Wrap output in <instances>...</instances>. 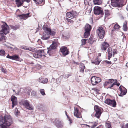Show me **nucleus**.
Wrapping results in <instances>:
<instances>
[{"label": "nucleus", "mask_w": 128, "mask_h": 128, "mask_svg": "<svg viewBox=\"0 0 128 128\" xmlns=\"http://www.w3.org/2000/svg\"><path fill=\"white\" fill-rule=\"evenodd\" d=\"M117 50L116 49H114L112 50V55L113 56H114V55L116 54L117 53Z\"/></svg>", "instance_id": "nucleus-37"}, {"label": "nucleus", "mask_w": 128, "mask_h": 128, "mask_svg": "<svg viewBox=\"0 0 128 128\" xmlns=\"http://www.w3.org/2000/svg\"><path fill=\"white\" fill-rule=\"evenodd\" d=\"M66 20L68 22H73L72 20L69 19L68 18H66Z\"/></svg>", "instance_id": "nucleus-51"}, {"label": "nucleus", "mask_w": 128, "mask_h": 128, "mask_svg": "<svg viewBox=\"0 0 128 128\" xmlns=\"http://www.w3.org/2000/svg\"><path fill=\"white\" fill-rule=\"evenodd\" d=\"M12 56H10L8 54V56H6V57L7 58L12 59Z\"/></svg>", "instance_id": "nucleus-54"}, {"label": "nucleus", "mask_w": 128, "mask_h": 128, "mask_svg": "<svg viewBox=\"0 0 128 128\" xmlns=\"http://www.w3.org/2000/svg\"><path fill=\"white\" fill-rule=\"evenodd\" d=\"M77 15L76 12L74 11H72L69 12H67L66 13L67 17L71 19H73L76 17Z\"/></svg>", "instance_id": "nucleus-10"}, {"label": "nucleus", "mask_w": 128, "mask_h": 128, "mask_svg": "<svg viewBox=\"0 0 128 128\" xmlns=\"http://www.w3.org/2000/svg\"><path fill=\"white\" fill-rule=\"evenodd\" d=\"M55 124L56 126L58 128H62L64 125V123L62 121L57 119L55 120Z\"/></svg>", "instance_id": "nucleus-11"}, {"label": "nucleus", "mask_w": 128, "mask_h": 128, "mask_svg": "<svg viewBox=\"0 0 128 128\" xmlns=\"http://www.w3.org/2000/svg\"><path fill=\"white\" fill-rule=\"evenodd\" d=\"M97 124V122H95L94 124L93 125H92V126L91 127L92 128H94L96 126Z\"/></svg>", "instance_id": "nucleus-48"}, {"label": "nucleus", "mask_w": 128, "mask_h": 128, "mask_svg": "<svg viewBox=\"0 0 128 128\" xmlns=\"http://www.w3.org/2000/svg\"><path fill=\"white\" fill-rule=\"evenodd\" d=\"M65 113L66 114V116L68 118V120L70 122V124H71V123H72V120H71V119H70V117H68V116L67 115V112L66 111H65Z\"/></svg>", "instance_id": "nucleus-42"}, {"label": "nucleus", "mask_w": 128, "mask_h": 128, "mask_svg": "<svg viewBox=\"0 0 128 128\" xmlns=\"http://www.w3.org/2000/svg\"><path fill=\"white\" fill-rule=\"evenodd\" d=\"M5 38L2 33H0V41H2L5 40Z\"/></svg>", "instance_id": "nucleus-29"}, {"label": "nucleus", "mask_w": 128, "mask_h": 128, "mask_svg": "<svg viewBox=\"0 0 128 128\" xmlns=\"http://www.w3.org/2000/svg\"><path fill=\"white\" fill-rule=\"evenodd\" d=\"M15 1L18 7H19L22 6L23 3V2H22H22L20 0H16Z\"/></svg>", "instance_id": "nucleus-25"}, {"label": "nucleus", "mask_w": 128, "mask_h": 128, "mask_svg": "<svg viewBox=\"0 0 128 128\" xmlns=\"http://www.w3.org/2000/svg\"><path fill=\"white\" fill-rule=\"evenodd\" d=\"M116 84H117V83L116 82H115L114 83H113L112 85V86H113L114 85H116Z\"/></svg>", "instance_id": "nucleus-56"}, {"label": "nucleus", "mask_w": 128, "mask_h": 128, "mask_svg": "<svg viewBox=\"0 0 128 128\" xmlns=\"http://www.w3.org/2000/svg\"><path fill=\"white\" fill-rule=\"evenodd\" d=\"M10 27L12 29L14 30H16L17 29H18L19 28V26H12L11 25Z\"/></svg>", "instance_id": "nucleus-35"}, {"label": "nucleus", "mask_w": 128, "mask_h": 128, "mask_svg": "<svg viewBox=\"0 0 128 128\" xmlns=\"http://www.w3.org/2000/svg\"><path fill=\"white\" fill-rule=\"evenodd\" d=\"M38 66V68H37L38 69H40L41 68V66L40 65H38L36 66L37 67Z\"/></svg>", "instance_id": "nucleus-58"}, {"label": "nucleus", "mask_w": 128, "mask_h": 128, "mask_svg": "<svg viewBox=\"0 0 128 128\" xmlns=\"http://www.w3.org/2000/svg\"><path fill=\"white\" fill-rule=\"evenodd\" d=\"M5 54V52L4 50H0V56H3Z\"/></svg>", "instance_id": "nucleus-41"}, {"label": "nucleus", "mask_w": 128, "mask_h": 128, "mask_svg": "<svg viewBox=\"0 0 128 128\" xmlns=\"http://www.w3.org/2000/svg\"><path fill=\"white\" fill-rule=\"evenodd\" d=\"M74 115L77 118H81L82 117L81 113L79 112L77 108H74Z\"/></svg>", "instance_id": "nucleus-15"}, {"label": "nucleus", "mask_w": 128, "mask_h": 128, "mask_svg": "<svg viewBox=\"0 0 128 128\" xmlns=\"http://www.w3.org/2000/svg\"><path fill=\"white\" fill-rule=\"evenodd\" d=\"M45 30L43 34V36L41 37V38L44 40H46L50 37V36L48 32H47L46 30Z\"/></svg>", "instance_id": "nucleus-14"}, {"label": "nucleus", "mask_w": 128, "mask_h": 128, "mask_svg": "<svg viewBox=\"0 0 128 128\" xmlns=\"http://www.w3.org/2000/svg\"><path fill=\"white\" fill-rule=\"evenodd\" d=\"M120 7L124 6L125 4L124 3V0H118Z\"/></svg>", "instance_id": "nucleus-28"}, {"label": "nucleus", "mask_w": 128, "mask_h": 128, "mask_svg": "<svg viewBox=\"0 0 128 128\" xmlns=\"http://www.w3.org/2000/svg\"><path fill=\"white\" fill-rule=\"evenodd\" d=\"M43 29L44 30H46L47 32H48L50 36L52 35L53 36L55 34V33L54 31H52L50 29L47 28L45 26H43Z\"/></svg>", "instance_id": "nucleus-13"}, {"label": "nucleus", "mask_w": 128, "mask_h": 128, "mask_svg": "<svg viewBox=\"0 0 128 128\" xmlns=\"http://www.w3.org/2000/svg\"><path fill=\"white\" fill-rule=\"evenodd\" d=\"M80 72L82 73H84V70L85 68V66L83 64L81 63L80 64Z\"/></svg>", "instance_id": "nucleus-22"}, {"label": "nucleus", "mask_w": 128, "mask_h": 128, "mask_svg": "<svg viewBox=\"0 0 128 128\" xmlns=\"http://www.w3.org/2000/svg\"><path fill=\"white\" fill-rule=\"evenodd\" d=\"M40 94L43 96H44L46 95L45 93L44 90V89H41L40 90Z\"/></svg>", "instance_id": "nucleus-38"}, {"label": "nucleus", "mask_w": 128, "mask_h": 128, "mask_svg": "<svg viewBox=\"0 0 128 128\" xmlns=\"http://www.w3.org/2000/svg\"><path fill=\"white\" fill-rule=\"evenodd\" d=\"M91 28V26L88 24H87L85 25V30L90 32Z\"/></svg>", "instance_id": "nucleus-24"}, {"label": "nucleus", "mask_w": 128, "mask_h": 128, "mask_svg": "<svg viewBox=\"0 0 128 128\" xmlns=\"http://www.w3.org/2000/svg\"><path fill=\"white\" fill-rule=\"evenodd\" d=\"M126 10L128 11V4H127V6L126 8Z\"/></svg>", "instance_id": "nucleus-64"}, {"label": "nucleus", "mask_w": 128, "mask_h": 128, "mask_svg": "<svg viewBox=\"0 0 128 128\" xmlns=\"http://www.w3.org/2000/svg\"><path fill=\"white\" fill-rule=\"evenodd\" d=\"M33 56L35 58H38V56H37V54H33Z\"/></svg>", "instance_id": "nucleus-50"}, {"label": "nucleus", "mask_w": 128, "mask_h": 128, "mask_svg": "<svg viewBox=\"0 0 128 128\" xmlns=\"http://www.w3.org/2000/svg\"><path fill=\"white\" fill-rule=\"evenodd\" d=\"M104 103L114 107L116 106V103L114 100H111L109 99H107L105 101Z\"/></svg>", "instance_id": "nucleus-9"}, {"label": "nucleus", "mask_w": 128, "mask_h": 128, "mask_svg": "<svg viewBox=\"0 0 128 128\" xmlns=\"http://www.w3.org/2000/svg\"><path fill=\"white\" fill-rule=\"evenodd\" d=\"M60 51L64 56H66L69 53L68 49L66 47L64 46L62 47L60 49Z\"/></svg>", "instance_id": "nucleus-12"}, {"label": "nucleus", "mask_w": 128, "mask_h": 128, "mask_svg": "<svg viewBox=\"0 0 128 128\" xmlns=\"http://www.w3.org/2000/svg\"><path fill=\"white\" fill-rule=\"evenodd\" d=\"M11 58L12 60L17 61H19L20 60L19 57L17 56H12Z\"/></svg>", "instance_id": "nucleus-34"}, {"label": "nucleus", "mask_w": 128, "mask_h": 128, "mask_svg": "<svg viewBox=\"0 0 128 128\" xmlns=\"http://www.w3.org/2000/svg\"><path fill=\"white\" fill-rule=\"evenodd\" d=\"M96 32L98 37L102 39L104 38L105 31L103 29L102 27H99L98 29L96 30Z\"/></svg>", "instance_id": "nucleus-4"}, {"label": "nucleus", "mask_w": 128, "mask_h": 128, "mask_svg": "<svg viewBox=\"0 0 128 128\" xmlns=\"http://www.w3.org/2000/svg\"><path fill=\"white\" fill-rule=\"evenodd\" d=\"M28 50L30 51L37 52L38 51V50L34 48H32L30 47L28 48Z\"/></svg>", "instance_id": "nucleus-32"}, {"label": "nucleus", "mask_w": 128, "mask_h": 128, "mask_svg": "<svg viewBox=\"0 0 128 128\" xmlns=\"http://www.w3.org/2000/svg\"><path fill=\"white\" fill-rule=\"evenodd\" d=\"M125 128H128V123H127L125 125Z\"/></svg>", "instance_id": "nucleus-60"}, {"label": "nucleus", "mask_w": 128, "mask_h": 128, "mask_svg": "<svg viewBox=\"0 0 128 128\" xmlns=\"http://www.w3.org/2000/svg\"><path fill=\"white\" fill-rule=\"evenodd\" d=\"M92 90H94L95 91H96V92H97L98 90L96 88H92Z\"/></svg>", "instance_id": "nucleus-61"}, {"label": "nucleus", "mask_w": 128, "mask_h": 128, "mask_svg": "<svg viewBox=\"0 0 128 128\" xmlns=\"http://www.w3.org/2000/svg\"><path fill=\"white\" fill-rule=\"evenodd\" d=\"M2 28L1 32L5 35L9 32V27L5 22H4L2 26Z\"/></svg>", "instance_id": "nucleus-3"}, {"label": "nucleus", "mask_w": 128, "mask_h": 128, "mask_svg": "<svg viewBox=\"0 0 128 128\" xmlns=\"http://www.w3.org/2000/svg\"><path fill=\"white\" fill-rule=\"evenodd\" d=\"M106 62L108 64H111V62H109L107 60L106 61Z\"/></svg>", "instance_id": "nucleus-57"}, {"label": "nucleus", "mask_w": 128, "mask_h": 128, "mask_svg": "<svg viewBox=\"0 0 128 128\" xmlns=\"http://www.w3.org/2000/svg\"><path fill=\"white\" fill-rule=\"evenodd\" d=\"M11 101L12 103V108H13L14 106L16 105L17 103L16 101L17 98L14 96H12L11 97Z\"/></svg>", "instance_id": "nucleus-17"}, {"label": "nucleus", "mask_w": 128, "mask_h": 128, "mask_svg": "<svg viewBox=\"0 0 128 128\" xmlns=\"http://www.w3.org/2000/svg\"><path fill=\"white\" fill-rule=\"evenodd\" d=\"M30 0H22V2H27L28 3V2H29L30 1Z\"/></svg>", "instance_id": "nucleus-55"}, {"label": "nucleus", "mask_w": 128, "mask_h": 128, "mask_svg": "<svg viewBox=\"0 0 128 128\" xmlns=\"http://www.w3.org/2000/svg\"><path fill=\"white\" fill-rule=\"evenodd\" d=\"M108 83L109 84H110L113 82L114 81V79H110L108 80Z\"/></svg>", "instance_id": "nucleus-45"}, {"label": "nucleus", "mask_w": 128, "mask_h": 128, "mask_svg": "<svg viewBox=\"0 0 128 128\" xmlns=\"http://www.w3.org/2000/svg\"><path fill=\"white\" fill-rule=\"evenodd\" d=\"M36 94V92L34 91H32L31 93V95L32 96H34Z\"/></svg>", "instance_id": "nucleus-47"}, {"label": "nucleus", "mask_w": 128, "mask_h": 128, "mask_svg": "<svg viewBox=\"0 0 128 128\" xmlns=\"http://www.w3.org/2000/svg\"><path fill=\"white\" fill-rule=\"evenodd\" d=\"M13 50L15 49V50H18V48L16 47H15L14 48H13Z\"/></svg>", "instance_id": "nucleus-63"}, {"label": "nucleus", "mask_w": 128, "mask_h": 128, "mask_svg": "<svg viewBox=\"0 0 128 128\" xmlns=\"http://www.w3.org/2000/svg\"><path fill=\"white\" fill-rule=\"evenodd\" d=\"M100 61H98L97 60V61H94L93 62H92L94 64H99L100 63Z\"/></svg>", "instance_id": "nucleus-44"}, {"label": "nucleus", "mask_w": 128, "mask_h": 128, "mask_svg": "<svg viewBox=\"0 0 128 128\" xmlns=\"http://www.w3.org/2000/svg\"><path fill=\"white\" fill-rule=\"evenodd\" d=\"M37 52L38 53H37V56H38V58H40L43 55V53L44 52V50H38Z\"/></svg>", "instance_id": "nucleus-23"}, {"label": "nucleus", "mask_w": 128, "mask_h": 128, "mask_svg": "<svg viewBox=\"0 0 128 128\" xmlns=\"http://www.w3.org/2000/svg\"><path fill=\"white\" fill-rule=\"evenodd\" d=\"M88 42L90 44H92L94 42V40L92 38H90L88 40Z\"/></svg>", "instance_id": "nucleus-39"}, {"label": "nucleus", "mask_w": 128, "mask_h": 128, "mask_svg": "<svg viewBox=\"0 0 128 128\" xmlns=\"http://www.w3.org/2000/svg\"><path fill=\"white\" fill-rule=\"evenodd\" d=\"M58 44V43L56 40H54L52 44L50 46L49 48H48V50L47 53L50 55L52 53L54 50L56 48L57 45Z\"/></svg>", "instance_id": "nucleus-2"}, {"label": "nucleus", "mask_w": 128, "mask_h": 128, "mask_svg": "<svg viewBox=\"0 0 128 128\" xmlns=\"http://www.w3.org/2000/svg\"><path fill=\"white\" fill-rule=\"evenodd\" d=\"M92 84L93 85H95L99 83L101 81L100 78L96 76H92L91 79Z\"/></svg>", "instance_id": "nucleus-6"}, {"label": "nucleus", "mask_w": 128, "mask_h": 128, "mask_svg": "<svg viewBox=\"0 0 128 128\" xmlns=\"http://www.w3.org/2000/svg\"><path fill=\"white\" fill-rule=\"evenodd\" d=\"M84 34V36L85 38H87L90 35V32L89 31H85Z\"/></svg>", "instance_id": "nucleus-33"}, {"label": "nucleus", "mask_w": 128, "mask_h": 128, "mask_svg": "<svg viewBox=\"0 0 128 128\" xmlns=\"http://www.w3.org/2000/svg\"><path fill=\"white\" fill-rule=\"evenodd\" d=\"M38 81L41 83L45 84L47 83L48 81V79L47 78H45L43 80L42 78L41 77L38 79Z\"/></svg>", "instance_id": "nucleus-20"}, {"label": "nucleus", "mask_w": 128, "mask_h": 128, "mask_svg": "<svg viewBox=\"0 0 128 128\" xmlns=\"http://www.w3.org/2000/svg\"><path fill=\"white\" fill-rule=\"evenodd\" d=\"M127 22L125 21L124 22L123 25V29L124 31H126L127 30Z\"/></svg>", "instance_id": "nucleus-30"}, {"label": "nucleus", "mask_w": 128, "mask_h": 128, "mask_svg": "<svg viewBox=\"0 0 128 128\" xmlns=\"http://www.w3.org/2000/svg\"><path fill=\"white\" fill-rule=\"evenodd\" d=\"M119 89L120 90V91L123 90V88H122L121 87V86H120L119 88Z\"/></svg>", "instance_id": "nucleus-59"}, {"label": "nucleus", "mask_w": 128, "mask_h": 128, "mask_svg": "<svg viewBox=\"0 0 128 128\" xmlns=\"http://www.w3.org/2000/svg\"><path fill=\"white\" fill-rule=\"evenodd\" d=\"M108 55L110 56H112V49L110 47L108 49Z\"/></svg>", "instance_id": "nucleus-31"}, {"label": "nucleus", "mask_w": 128, "mask_h": 128, "mask_svg": "<svg viewBox=\"0 0 128 128\" xmlns=\"http://www.w3.org/2000/svg\"><path fill=\"white\" fill-rule=\"evenodd\" d=\"M122 87H123V90L120 91V93L119 95L120 96H123L126 94L127 92L126 89L123 86H122Z\"/></svg>", "instance_id": "nucleus-21"}, {"label": "nucleus", "mask_w": 128, "mask_h": 128, "mask_svg": "<svg viewBox=\"0 0 128 128\" xmlns=\"http://www.w3.org/2000/svg\"><path fill=\"white\" fill-rule=\"evenodd\" d=\"M84 4L86 5L88 4V3L86 0H84Z\"/></svg>", "instance_id": "nucleus-53"}, {"label": "nucleus", "mask_w": 128, "mask_h": 128, "mask_svg": "<svg viewBox=\"0 0 128 128\" xmlns=\"http://www.w3.org/2000/svg\"><path fill=\"white\" fill-rule=\"evenodd\" d=\"M86 40L85 39H82L81 40V42H82L81 45L83 46L86 43Z\"/></svg>", "instance_id": "nucleus-40"}, {"label": "nucleus", "mask_w": 128, "mask_h": 128, "mask_svg": "<svg viewBox=\"0 0 128 128\" xmlns=\"http://www.w3.org/2000/svg\"><path fill=\"white\" fill-rule=\"evenodd\" d=\"M20 48H22L25 50H28V48H27L26 46H21Z\"/></svg>", "instance_id": "nucleus-49"}, {"label": "nucleus", "mask_w": 128, "mask_h": 128, "mask_svg": "<svg viewBox=\"0 0 128 128\" xmlns=\"http://www.w3.org/2000/svg\"><path fill=\"white\" fill-rule=\"evenodd\" d=\"M109 84L108 83V81H106V82H105L104 84V86H106L108 84Z\"/></svg>", "instance_id": "nucleus-52"}, {"label": "nucleus", "mask_w": 128, "mask_h": 128, "mask_svg": "<svg viewBox=\"0 0 128 128\" xmlns=\"http://www.w3.org/2000/svg\"><path fill=\"white\" fill-rule=\"evenodd\" d=\"M111 4L114 7H120L118 0H111Z\"/></svg>", "instance_id": "nucleus-16"}, {"label": "nucleus", "mask_w": 128, "mask_h": 128, "mask_svg": "<svg viewBox=\"0 0 128 128\" xmlns=\"http://www.w3.org/2000/svg\"><path fill=\"white\" fill-rule=\"evenodd\" d=\"M120 27L119 25L118 24H116L114 25L113 29L112 30V31H114L115 30L118 31Z\"/></svg>", "instance_id": "nucleus-27"}, {"label": "nucleus", "mask_w": 128, "mask_h": 128, "mask_svg": "<svg viewBox=\"0 0 128 128\" xmlns=\"http://www.w3.org/2000/svg\"><path fill=\"white\" fill-rule=\"evenodd\" d=\"M22 103L23 105L28 109L32 110L33 109L32 106L30 104L29 102L26 100H24L22 101Z\"/></svg>", "instance_id": "nucleus-8"}, {"label": "nucleus", "mask_w": 128, "mask_h": 128, "mask_svg": "<svg viewBox=\"0 0 128 128\" xmlns=\"http://www.w3.org/2000/svg\"><path fill=\"white\" fill-rule=\"evenodd\" d=\"M44 0H34V1L36 4H41L43 2Z\"/></svg>", "instance_id": "nucleus-36"}, {"label": "nucleus", "mask_w": 128, "mask_h": 128, "mask_svg": "<svg viewBox=\"0 0 128 128\" xmlns=\"http://www.w3.org/2000/svg\"><path fill=\"white\" fill-rule=\"evenodd\" d=\"M112 56H110L109 55H108V60H110V58Z\"/></svg>", "instance_id": "nucleus-62"}, {"label": "nucleus", "mask_w": 128, "mask_h": 128, "mask_svg": "<svg viewBox=\"0 0 128 128\" xmlns=\"http://www.w3.org/2000/svg\"><path fill=\"white\" fill-rule=\"evenodd\" d=\"M106 128H112L111 125L109 123H106Z\"/></svg>", "instance_id": "nucleus-43"}, {"label": "nucleus", "mask_w": 128, "mask_h": 128, "mask_svg": "<svg viewBox=\"0 0 128 128\" xmlns=\"http://www.w3.org/2000/svg\"><path fill=\"white\" fill-rule=\"evenodd\" d=\"M0 70L1 71L5 73H6V70L5 69H4L3 68H2Z\"/></svg>", "instance_id": "nucleus-46"}, {"label": "nucleus", "mask_w": 128, "mask_h": 128, "mask_svg": "<svg viewBox=\"0 0 128 128\" xmlns=\"http://www.w3.org/2000/svg\"><path fill=\"white\" fill-rule=\"evenodd\" d=\"M109 46L108 44L106 42H104L102 44L101 49L102 50H106L107 48Z\"/></svg>", "instance_id": "nucleus-18"}, {"label": "nucleus", "mask_w": 128, "mask_h": 128, "mask_svg": "<svg viewBox=\"0 0 128 128\" xmlns=\"http://www.w3.org/2000/svg\"><path fill=\"white\" fill-rule=\"evenodd\" d=\"M94 109L96 112L95 116L98 118H99L102 114L101 108L98 106L96 105L94 106Z\"/></svg>", "instance_id": "nucleus-7"}, {"label": "nucleus", "mask_w": 128, "mask_h": 128, "mask_svg": "<svg viewBox=\"0 0 128 128\" xmlns=\"http://www.w3.org/2000/svg\"><path fill=\"white\" fill-rule=\"evenodd\" d=\"M94 4L100 5L102 3L101 0H93Z\"/></svg>", "instance_id": "nucleus-26"}, {"label": "nucleus", "mask_w": 128, "mask_h": 128, "mask_svg": "<svg viewBox=\"0 0 128 128\" xmlns=\"http://www.w3.org/2000/svg\"><path fill=\"white\" fill-rule=\"evenodd\" d=\"M12 119L10 115H5L4 117L0 116V123L9 126L12 123Z\"/></svg>", "instance_id": "nucleus-1"}, {"label": "nucleus", "mask_w": 128, "mask_h": 128, "mask_svg": "<svg viewBox=\"0 0 128 128\" xmlns=\"http://www.w3.org/2000/svg\"><path fill=\"white\" fill-rule=\"evenodd\" d=\"M30 13H28L26 14H23L22 15H19V16L20 17V19H23L24 20H26L27 18L30 17L29 14Z\"/></svg>", "instance_id": "nucleus-19"}, {"label": "nucleus", "mask_w": 128, "mask_h": 128, "mask_svg": "<svg viewBox=\"0 0 128 128\" xmlns=\"http://www.w3.org/2000/svg\"><path fill=\"white\" fill-rule=\"evenodd\" d=\"M94 14L96 15H103L104 12L102 9L99 6H95L94 8Z\"/></svg>", "instance_id": "nucleus-5"}]
</instances>
